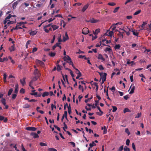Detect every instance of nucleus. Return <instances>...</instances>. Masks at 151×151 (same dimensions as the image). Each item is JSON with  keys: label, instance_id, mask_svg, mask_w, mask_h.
<instances>
[{"label": "nucleus", "instance_id": "obj_19", "mask_svg": "<svg viewBox=\"0 0 151 151\" xmlns=\"http://www.w3.org/2000/svg\"><path fill=\"white\" fill-rule=\"evenodd\" d=\"M99 20L95 19L94 18L90 19V22L91 23H96L99 22Z\"/></svg>", "mask_w": 151, "mask_h": 151}, {"label": "nucleus", "instance_id": "obj_20", "mask_svg": "<svg viewBox=\"0 0 151 151\" xmlns=\"http://www.w3.org/2000/svg\"><path fill=\"white\" fill-rule=\"evenodd\" d=\"M18 84H16L15 86V89L14 92L15 93L17 94L18 92Z\"/></svg>", "mask_w": 151, "mask_h": 151}, {"label": "nucleus", "instance_id": "obj_23", "mask_svg": "<svg viewBox=\"0 0 151 151\" xmlns=\"http://www.w3.org/2000/svg\"><path fill=\"white\" fill-rule=\"evenodd\" d=\"M49 95V92H45L42 94V96L43 97H44L45 96H48Z\"/></svg>", "mask_w": 151, "mask_h": 151}, {"label": "nucleus", "instance_id": "obj_21", "mask_svg": "<svg viewBox=\"0 0 151 151\" xmlns=\"http://www.w3.org/2000/svg\"><path fill=\"white\" fill-rule=\"evenodd\" d=\"M127 64H131V66H132L133 64H134V61H132L130 62V60L129 59H128L127 60Z\"/></svg>", "mask_w": 151, "mask_h": 151}, {"label": "nucleus", "instance_id": "obj_14", "mask_svg": "<svg viewBox=\"0 0 151 151\" xmlns=\"http://www.w3.org/2000/svg\"><path fill=\"white\" fill-rule=\"evenodd\" d=\"M13 20L10 21L7 23V24H8V26L10 24L15 23L16 22V19L14 18Z\"/></svg>", "mask_w": 151, "mask_h": 151}, {"label": "nucleus", "instance_id": "obj_61", "mask_svg": "<svg viewBox=\"0 0 151 151\" xmlns=\"http://www.w3.org/2000/svg\"><path fill=\"white\" fill-rule=\"evenodd\" d=\"M38 78L36 76L35 77H34L33 78V79H32V80L34 81H35L36 80H37Z\"/></svg>", "mask_w": 151, "mask_h": 151}, {"label": "nucleus", "instance_id": "obj_64", "mask_svg": "<svg viewBox=\"0 0 151 151\" xmlns=\"http://www.w3.org/2000/svg\"><path fill=\"white\" fill-rule=\"evenodd\" d=\"M124 99L126 100H127V99L129 98V96L128 95H126V96H124L123 97Z\"/></svg>", "mask_w": 151, "mask_h": 151}, {"label": "nucleus", "instance_id": "obj_37", "mask_svg": "<svg viewBox=\"0 0 151 151\" xmlns=\"http://www.w3.org/2000/svg\"><path fill=\"white\" fill-rule=\"evenodd\" d=\"M125 132L128 134V135H129L130 134V133L127 128L125 129Z\"/></svg>", "mask_w": 151, "mask_h": 151}, {"label": "nucleus", "instance_id": "obj_16", "mask_svg": "<svg viewBox=\"0 0 151 151\" xmlns=\"http://www.w3.org/2000/svg\"><path fill=\"white\" fill-rule=\"evenodd\" d=\"M98 59H100L102 60L103 61H104L105 60V59L103 57V56L101 54H99Z\"/></svg>", "mask_w": 151, "mask_h": 151}, {"label": "nucleus", "instance_id": "obj_58", "mask_svg": "<svg viewBox=\"0 0 151 151\" xmlns=\"http://www.w3.org/2000/svg\"><path fill=\"white\" fill-rule=\"evenodd\" d=\"M129 143H130V140L128 139H127L126 141V145H127L128 146L129 145Z\"/></svg>", "mask_w": 151, "mask_h": 151}, {"label": "nucleus", "instance_id": "obj_56", "mask_svg": "<svg viewBox=\"0 0 151 151\" xmlns=\"http://www.w3.org/2000/svg\"><path fill=\"white\" fill-rule=\"evenodd\" d=\"M55 39V35H54L51 41V43H53L54 42Z\"/></svg>", "mask_w": 151, "mask_h": 151}, {"label": "nucleus", "instance_id": "obj_40", "mask_svg": "<svg viewBox=\"0 0 151 151\" xmlns=\"http://www.w3.org/2000/svg\"><path fill=\"white\" fill-rule=\"evenodd\" d=\"M55 55V53L54 52H51L49 53V55L51 57H54Z\"/></svg>", "mask_w": 151, "mask_h": 151}, {"label": "nucleus", "instance_id": "obj_51", "mask_svg": "<svg viewBox=\"0 0 151 151\" xmlns=\"http://www.w3.org/2000/svg\"><path fill=\"white\" fill-rule=\"evenodd\" d=\"M147 24V23L146 22H143L142 24V25L141 26V29H143V26H145Z\"/></svg>", "mask_w": 151, "mask_h": 151}, {"label": "nucleus", "instance_id": "obj_11", "mask_svg": "<svg viewBox=\"0 0 151 151\" xmlns=\"http://www.w3.org/2000/svg\"><path fill=\"white\" fill-rule=\"evenodd\" d=\"M31 135L34 138H38L39 136L38 134L35 132H32L31 133Z\"/></svg>", "mask_w": 151, "mask_h": 151}, {"label": "nucleus", "instance_id": "obj_35", "mask_svg": "<svg viewBox=\"0 0 151 151\" xmlns=\"http://www.w3.org/2000/svg\"><path fill=\"white\" fill-rule=\"evenodd\" d=\"M13 91V90L12 88H11L10 89H9L8 93V96H10L11 94Z\"/></svg>", "mask_w": 151, "mask_h": 151}, {"label": "nucleus", "instance_id": "obj_6", "mask_svg": "<svg viewBox=\"0 0 151 151\" xmlns=\"http://www.w3.org/2000/svg\"><path fill=\"white\" fill-rule=\"evenodd\" d=\"M131 88V89L129 93V94H132L134 93V90L135 89V86H132V85L128 90V91L130 90V88Z\"/></svg>", "mask_w": 151, "mask_h": 151}, {"label": "nucleus", "instance_id": "obj_32", "mask_svg": "<svg viewBox=\"0 0 151 151\" xmlns=\"http://www.w3.org/2000/svg\"><path fill=\"white\" fill-rule=\"evenodd\" d=\"M62 75L63 76V79L64 81H65V79H66V80H67L68 76L67 75H65V76H64L63 74H62Z\"/></svg>", "mask_w": 151, "mask_h": 151}, {"label": "nucleus", "instance_id": "obj_62", "mask_svg": "<svg viewBox=\"0 0 151 151\" xmlns=\"http://www.w3.org/2000/svg\"><path fill=\"white\" fill-rule=\"evenodd\" d=\"M110 89L114 92L115 91V88L114 86H112L111 88H110Z\"/></svg>", "mask_w": 151, "mask_h": 151}, {"label": "nucleus", "instance_id": "obj_13", "mask_svg": "<svg viewBox=\"0 0 151 151\" xmlns=\"http://www.w3.org/2000/svg\"><path fill=\"white\" fill-rule=\"evenodd\" d=\"M96 145V144L94 143V142L93 141L91 143H90L89 144V147L88 148V150L89 151H90V149L92 147L95 146Z\"/></svg>", "mask_w": 151, "mask_h": 151}, {"label": "nucleus", "instance_id": "obj_39", "mask_svg": "<svg viewBox=\"0 0 151 151\" xmlns=\"http://www.w3.org/2000/svg\"><path fill=\"white\" fill-rule=\"evenodd\" d=\"M12 17V15L11 14H9L8 16L5 18V19L9 21V19Z\"/></svg>", "mask_w": 151, "mask_h": 151}, {"label": "nucleus", "instance_id": "obj_59", "mask_svg": "<svg viewBox=\"0 0 151 151\" xmlns=\"http://www.w3.org/2000/svg\"><path fill=\"white\" fill-rule=\"evenodd\" d=\"M54 127L56 128L58 131H60V128L58 127L57 125H54Z\"/></svg>", "mask_w": 151, "mask_h": 151}, {"label": "nucleus", "instance_id": "obj_38", "mask_svg": "<svg viewBox=\"0 0 151 151\" xmlns=\"http://www.w3.org/2000/svg\"><path fill=\"white\" fill-rule=\"evenodd\" d=\"M124 150V151H130V149L126 146H125Z\"/></svg>", "mask_w": 151, "mask_h": 151}, {"label": "nucleus", "instance_id": "obj_48", "mask_svg": "<svg viewBox=\"0 0 151 151\" xmlns=\"http://www.w3.org/2000/svg\"><path fill=\"white\" fill-rule=\"evenodd\" d=\"M108 5L111 6H113L116 5V4L114 2L109 3L108 4Z\"/></svg>", "mask_w": 151, "mask_h": 151}, {"label": "nucleus", "instance_id": "obj_15", "mask_svg": "<svg viewBox=\"0 0 151 151\" xmlns=\"http://www.w3.org/2000/svg\"><path fill=\"white\" fill-rule=\"evenodd\" d=\"M37 32L36 30L32 31L29 33V34L31 36H34L35 35Z\"/></svg>", "mask_w": 151, "mask_h": 151}, {"label": "nucleus", "instance_id": "obj_44", "mask_svg": "<svg viewBox=\"0 0 151 151\" xmlns=\"http://www.w3.org/2000/svg\"><path fill=\"white\" fill-rule=\"evenodd\" d=\"M113 108L112 111L113 112H115L117 110V107L115 106H112Z\"/></svg>", "mask_w": 151, "mask_h": 151}, {"label": "nucleus", "instance_id": "obj_47", "mask_svg": "<svg viewBox=\"0 0 151 151\" xmlns=\"http://www.w3.org/2000/svg\"><path fill=\"white\" fill-rule=\"evenodd\" d=\"M27 23V22H21L19 23L17 22V24H19L18 25L21 26L22 24H26Z\"/></svg>", "mask_w": 151, "mask_h": 151}, {"label": "nucleus", "instance_id": "obj_22", "mask_svg": "<svg viewBox=\"0 0 151 151\" xmlns=\"http://www.w3.org/2000/svg\"><path fill=\"white\" fill-rule=\"evenodd\" d=\"M51 27L53 29V30H55L58 28L59 27L55 25H52L51 26Z\"/></svg>", "mask_w": 151, "mask_h": 151}, {"label": "nucleus", "instance_id": "obj_12", "mask_svg": "<svg viewBox=\"0 0 151 151\" xmlns=\"http://www.w3.org/2000/svg\"><path fill=\"white\" fill-rule=\"evenodd\" d=\"M15 49V47L14 44L13 45L9 48V50L11 52L14 51Z\"/></svg>", "mask_w": 151, "mask_h": 151}, {"label": "nucleus", "instance_id": "obj_46", "mask_svg": "<svg viewBox=\"0 0 151 151\" xmlns=\"http://www.w3.org/2000/svg\"><path fill=\"white\" fill-rule=\"evenodd\" d=\"M124 149L123 145H122L121 146L119 147L118 151H122Z\"/></svg>", "mask_w": 151, "mask_h": 151}, {"label": "nucleus", "instance_id": "obj_57", "mask_svg": "<svg viewBox=\"0 0 151 151\" xmlns=\"http://www.w3.org/2000/svg\"><path fill=\"white\" fill-rule=\"evenodd\" d=\"M37 48L36 47H34L33 48L32 50V52L33 53H34L36 51H37Z\"/></svg>", "mask_w": 151, "mask_h": 151}, {"label": "nucleus", "instance_id": "obj_60", "mask_svg": "<svg viewBox=\"0 0 151 151\" xmlns=\"http://www.w3.org/2000/svg\"><path fill=\"white\" fill-rule=\"evenodd\" d=\"M17 96V95L15 94H12V99H15L16 96Z\"/></svg>", "mask_w": 151, "mask_h": 151}, {"label": "nucleus", "instance_id": "obj_34", "mask_svg": "<svg viewBox=\"0 0 151 151\" xmlns=\"http://www.w3.org/2000/svg\"><path fill=\"white\" fill-rule=\"evenodd\" d=\"M56 65L57 66V71L58 72L60 71L61 70L60 65L59 64H57Z\"/></svg>", "mask_w": 151, "mask_h": 151}, {"label": "nucleus", "instance_id": "obj_53", "mask_svg": "<svg viewBox=\"0 0 151 151\" xmlns=\"http://www.w3.org/2000/svg\"><path fill=\"white\" fill-rule=\"evenodd\" d=\"M37 92H34V93H30V94L31 95H33L35 96H36L37 95Z\"/></svg>", "mask_w": 151, "mask_h": 151}, {"label": "nucleus", "instance_id": "obj_43", "mask_svg": "<svg viewBox=\"0 0 151 151\" xmlns=\"http://www.w3.org/2000/svg\"><path fill=\"white\" fill-rule=\"evenodd\" d=\"M40 145L41 146H47V145L46 143L42 142L40 143Z\"/></svg>", "mask_w": 151, "mask_h": 151}, {"label": "nucleus", "instance_id": "obj_49", "mask_svg": "<svg viewBox=\"0 0 151 151\" xmlns=\"http://www.w3.org/2000/svg\"><path fill=\"white\" fill-rule=\"evenodd\" d=\"M8 58H9V59L11 60V62L13 64H14L15 63V62L12 59V58L11 56H9L8 57Z\"/></svg>", "mask_w": 151, "mask_h": 151}, {"label": "nucleus", "instance_id": "obj_10", "mask_svg": "<svg viewBox=\"0 0 151 151\" xmlns=\"http://www.w3.org/2000/svg\"><path fill=\"white\" fill-rule=\"evenodd\" d=\"M26 78H23L22 79H20V82L22 86H24L26 84Z\"/></svg>", "mask_w": 151, "mask_h": 151}, {"label": "nucleus", "instance_id": "obj_42", "mask_svg": "<svg viewBox=\"0 0 151 151\" xmlns=\"http://www.w3.org/2000/svg\"><path fill=\"white\" fill-rule=\"evenodd\" d=\"M25 92V90L23 88H22L20 90V93H24Z\"/></svg>", "mask_w": 151, "mask_h": 151}, {"label": "nucleus", "instance_id": "obj_8", "mask_svg": "<svg viewBox=\"0 0 151 151\" xmlns=\"http://www.w3.org/2000/svg\"><path fill=\"white\" fill-rule=\"evenodd\" d=\"M89 4H87L85 5L83 7L82 9V12H84L86 10V9L88 7Z\"/></svg>", "mask_w": 151, "mask_h": 151}, {"label": "nucleus", "instance_id": "obj_9", "mask_svg": "<svg viewBox=\"0 0 151 151\" xmlns=\"http://www.w3.org/2000/svg\"><path fill=\"white\" fill-rule=\"evenodd\" d=\"M69 39V37L68 36L67 32H66L65 34V36L63 37V41L64 42L65 41Z\"/></svg>", "mask_w": 151, "mask_h": 151}, {"label": "nucleus", "instance_id": "obj_54", "mask_svg": "<svg viewBox=\"0 0 151 151\" xmlns=\"http://www.w3.org/2000/svg\"><path fill=\"white\" fill-rule=\"evenodd\" d=\"M104 51L106 52L109 51H111V49L109 47H106L105 50Z\"/></svg>", "mask_w": 151, "mask_h": 151}, {"label": "nucleus", "instance_id": "obj_36", "mask_svg": "<svg viewBox=\"0 0 151 151\" xmlns=\"http://www.w3.org/2000/svg\"><path fill=\"white\" fill-rule=\"evenodd\" d=\"M141 12V10H139L138 11L135 12L134 13L133 15L134 16L136 15L139 14Z\"/></svg>", "mask_w": 151, "mask_h": 151}, {"label": "nucleus", "instance_id": "obj_55", "mask_svg": "<svg viewBox=\"0 0 151 151\" xmlns=\"http://www.w3.org/2000/svg\"><path fill=\"white\" fill-rule=\"evenodd\" d=\"M98 68L100 70H103L104 69V68L103 67L102 65H100L99 66Z\"/></svg>", "mask_w": 151, "mask_h": 151}, {"label": "nucleus", "instance_id": "obj_2", "mask_svg": "<svg viewBox=\"0 0 151 151\" xmlns=\"http://www.w3.org/2000/svg\"><path fill=\"white\" fill-rule=\"evenodd\" d=\"M34 73V74L38 78H39L41 75L37 69H36L35 70Z\"/></svg>", "mask_w": 151, "mask_h": 151}, {"label": "nucleus", "instance_id": "obj_26", "mask_svg": "<svg viewBox=\"0 0 151 151\" xmlns=\"http://www.w3.org/2000/svg\"><path fill=\"white\" fill-rule=\"evenodd\" d=\"M68 59H69V60H68L67 61V63H68L70 65H71L73 64V63L71 60V59L70 57H68Z\"/></svg>", "mask_w": 151, "mask_h": 151}, {"label": "nucleus", "instance_id": "obj_30", "mask_svg": "<svg viewBox=\"0 0 151 151\" xmlns=\"http://www.w3.org/2000/svg\"><path fill=\"white\" fill-rule=\"evenodd\" d=\"M77 76L76 77V79H78L80 77L82 76L81 73L80 71L78 72V73H77Z\"/></svg>", "mask_w": 151, "mask_h": 151}, {"label": "nucleus", "instance_id": "obj_4", "mask_svg": "<svg viewBox=\"0 0 151 151\" xmlns=\"http://www.w3.org/2000/svg\"><path fill=\"white\" fill-rule=\"evenodd\" d=\"M26 129L28 131H35L37 129V128L34 127H28L26 128Z\"/></svg>", "mask_w": 151, "mask_h": 151}, {"label": "nucleus", "instance_id": "obj_63", "mask_svg": "<svg viewBox=\"0 0 151 151\" xmlns=\"http://www.w3.org/2000/svg\"><path fill=\"white\" fill-rule=\"evenodd\" d=\"M122 24V22H118L116 23V24H113V25H121Z\"/></svg>", "mask_w": 151, "mask_h": 151}, {"label": "nucleus", "instance_id": "obj_24", "mask_svg": "<svg viewBox=\"0 0 151 151\" xmlns=\"http://www.w3.org/2000/svg\"><path fill=\"white\" fill-rule=\"evenodd\" d=\"M132 30L131 31L133 32V34L137 36H138V33L137 31V30H136V32H135L132 29Z\"/></svg>", "mask_w": 151, "mask_h": 151}, {"label": "nucleus", "instance_id": "obj_45", "mask_svg": "<svg viewBox=\"0 0 151 151\" xmlns=\"http://www.w3.org/2000/svg\"><path fill=\"white\" fill-rule=\"evenodd\" d=\"M119 8V7H116L115 8L113 12L114 13H116V12H117L118 11Z\"/></svg>", "mask_w": 151, "mask_h": 151}, {"label": "nucleus", "instance_id": "obj_28", "mask_svg": "<svg viewBox=\"0 0 151 151\" xmlns=\"http://www.w3.org/2000/svg\"><path fill=\"white\" fill-rule=\"evenodd\" d=\"M1 101L2 104L4 105H5V104H6V99L4 98H1Z\"/></svg>", "mask_w": 151, "mask_h": 151}, {"label": "nucleus", "instance_id": "obj_41", "mask_svg": "<svg viewBox=\"0 0 151 151\" xmlns=\"http://www.w3.org/2000/svg\"><path fill=\"white\" fill-rule=\"evenodd\" d=\"M130 110L128 108H125L123 112L124 113H125L127 112H130Z\"/></svg>", "mask_w": 151, "mask_h": 151}, {"label": "nucleus", "instance_id": "obj_29", "mask_svg": "<svg viewBox=\"0 0 151 151\" xmlns=\"http://www.w3.org/2000/svg\"><path fill=\"white\" fill-rule=\"evenodd\" d=\"M30 107V105L27 104H25L23 106V108L25 109L28 108Z\"/></svg>", "mask_w": 151, "mask_h": 151}, {"label": "nucleus", "instance_id": "obj_27", "mask_svg": "<svg viewBox=\"0 0 151 151\" xmlns=\"http://www.w3.org/2000/svg\"><path fill=\"white\" fill-rule=\"evenodd\" d=\"M8 60V59L7 58H4L3 59L0 58V61L1 62H3L5 61H7Z\"/></svg>", "mask_w": 151, "mask_h": 151}, {"label": "nucleus", "instance_id": "obj_1", "mask_svg": "<svg viewBox=\"0 0 151 151\" xmlns=\"http://www.w3.org/2000/svg\"><path fill=\"white\" fill-rule=\"evenodd\" d=\"M89 32V30L87 28L85 27L83 29L82 33L83 34L86 35Z\"/></svg>", "mask_w": 151, "mask_h": 151}, {"label": "nucleus", "instance_id": "obj_7", "mask_svg": "<svg viewBox=\"0 0 151 151\" xmlns=\"http://www.w3.org/2000/svg\"><path fill=\"white\" fill-rule=\"evenodd\" d=\"M67 112L66 111H65L64 114L63 115L62 118L61 119V121L62 122L63 121V119L64 118V117H65V119L67 120L68 121V120L67 119Z\"/></svg>", "mask_w": 151, "mask_h": 151}, {"label": "nucleus", "instance_id": "obj_50", "mask_svg": "<svg viewBox=\"0 0 151 151\" xmlns=\"http://www.w3.org/2000/svg\"><path fill=\"white\" fill-rule=\"evenodd\" d=\"M132 147L133 149L134 150V151H136V149L135 145L134 143H133L132 144Z\"/></svg>", "mask_w": 151, "mask_h": 151}, {"label": "nucleus", "instance_id": "obj_17", "mask_svg": "<svg viewBox=\"0 0 151 151\" xmlns=\"http://www.w3.org/2000/svg\"><path fill=\"white\" fill-rule=\"evenodd\" d=\"M107 33L108 34H106V33H105V35H107L110 37L112 36V35L114 34V32L112 31H109L108 32V31Z\"/></svg>", "mask_w": 151, "mask_h": 151}, {"label": "nucleus", "instance_id": "obj_3", "mask_svg": "<svg viewBox=\"0 0 151 151\" xmlns=\"http://www.w3.org/2000/svg\"><path fill=\"white\" fill-rule=\"evenodd\" d=\"M107 75L106 73H104L103 75H102V77H101V79H102V83H103L106 80V77Z\"/></svg>", "mask_w": 151, "mask_h": 151}, {"label": "nucleus", "instance_id": "obj_33", "mask_svg": "<svg viewBox=\"0 0 151 151\" xmlns=\"http://www.w3.org/2000/svg\"><path fill=\"white\" fill-rule=\"evenodd\" d=\"M120 47V45L119 44L116 45L115 47L114 48L115 50H119V49Z\"/></svg>", "mask_w": 151, "mask_h": 151}, {"label": "nucleus", "instance_id": "obj_31", "mask_svg": "<svg viewBox=\"0 0 151 151\" xmlns=\"http://www.w3.org/2000/svg\"><path fill=\"white\" fill-rule=\"evenodd\" d=\"M104 132L103 134H105L107 133V128L105 126L103 127Z\"/></svg>", "mask_w": 151, "mask_h": 151}, {"label": "nucleus", "instance_id": "obj_25", "mask_svg": "<svg viewBox=\"0 0 151 151\" xmlns=\"http://www.w3.org/2000/svg\"><path fill=\"white\" fill-rule=\"evenodd\" d=\"M68 57H70L68 56L67 55V56H65L63 58L64 61H66V63H67V61H68V60H69Z\"/></svg>", "mask_w": 151, "mask_h": 151}, {"label": "nucleus", "instance_id": "obj_5", "mask_svg": "<svg viewBox=\"0 0 151 151\" xmlns=\"http://www.w3.org/2000/svg\"><path fill=\"white\" fill-rule=\"evenodd\" d=\"M36 63L37 64L41 65L42 67H44L45 65V63L39 60H36Z\"/></svg>", "mask_w": 151, "mask_h": 151}, {"label": "nucleus", "instance_id": "obj_18", "mask_svg": "<svg viewBox=\"0 0 151 151\" xmlns=\"http://www.w3.org/2000/svg\"><path fill=\"white\" fill-rule=\"evenodd\" d=\"M93 34L95 35H96L100 32V29H97L95 30V31H93Z\"/></svg>", "mask_w": 151, "mask_h": 151}, {"label": "nucleus", "instance_id": "obj_52", "mask_svg": "<svg viewBox=\"0 0 151 151\" xmlns=\"http://www.w3.org/2000/svg\"><path fill=\"white\" fill-rule=\"evenodd\" d=\"M48 150L49 151H57V150L56 149H55V148H48Z\"/></svg>", "mask_w": 151, "mask_h": 151}]
</instances>
